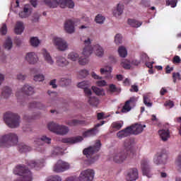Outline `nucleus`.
I'll use <instances>...</instances> for the list:
<instances>
[{
	"label": "nucleus",
	"mask_w": 181,
	"mask_h": 181,
	"mask_svg": "<svg viewBox=\"0 0 181 181\" xmlns=\"http://www.w3.org/2000/svg\"><path fill=\"white\" fill-rule=\"evenodd\" d=\"M100 71L102 76H105V78H107V80L112 78V74H111V73H112V67L111 66L106 65L104 67L100 68Z\"/></svg>",
	"instance_id": "nucleus-20"
},
{
	"label": "nucleus",
	"mask_w": 181,
	"mask_h": 181,
	"mask_svg": "<svg viewBox=\"0 0 181 181\" xmlns=\"http://www.w3.org/2000/svg\"><path fill=\"white\" fill-rule=\"evenodd\" d=\"M141 62H143V63H146L147 62H149V57L145 53H142L140 56Z\"/></svg>",
	"instance_id": "nucleus-59"
},
{
	"label": "nucleus",
	"mask_w": 181,
	"mask_h": 181,
	"mask_svg": "<svg viewBox=\"0 0 181 181\" xmlns=\"http://www.w3.org/2000/svg\"><path fill=\"white\" fill-rule=\"evenodd\" d=\"M91 38L87 37L83 40V45H85V47L83 49L82 55L85 56V57H90L91 54H93V45H91Z\"/></svg>",
	"instance_id": "nucleus-13"
},
{
	"label": "nucleus",
	"mask_w": 181,
	"mask_h": 181,
	"mask_svg": "<svg viewBox=\"0 0 181 181\" xmlns=\"http://www.w3.org/2000/svg\"><path fill=\"white\" fill-rule=\"evenodd\" d=\"M12 45L13 43L11 37H7L4 44L5 49H7V50H11V49H12Z\"/></svg>",
	"instance_id": "nucleus-48"
},
{
	"label": "nucleus",
	"mask_w": 181,
	"mask_h": 181,
	"mask_svg": "<svg viewBox=\"0 0 181 181\" xmlns=\"http://www.w3.org/2000/svg\"><path fill=\"white\" fill-rule=\"evenodd\" d=\"M25 30V26H23V23L18 21L15 25L14 33L16 35H22Z\"/></svg>",
	"instance_id": "nucleus-30"
},
{
	"label": "nucleus",
	"mask_w": 181,
	"mask_h": 181,
	"mask_svg": "<svg viewBox=\"0 0 181 181\" xmlns=\"http://www.w3.org/2000/svg\"><path fill=\"white\" fill-rule=\"evenodd\" d=\"M30 43L33 47H37L40 45V40L36 37H33L30 40Z\"/></svg>",
	"instance_id": "nucleus-43"
},
{
	"label": "nucleus",
	"mask_w": 181,
	"mask_h": 181,
	"mask_svg": "<svg viewBox=\"0 0 181 181\" xmlns=\"http://www.w3.org/2000/svg\"><path fill=\"white\" fill-rule=\"evenodd\" d=\"M122 125H124V122H114L112 124V128L115 129H121L122 128Z\"/></svg>",
	"instance_id": "nucleus-51"
},
{
	"label": "nucleus",
	"mask_w": 181,
	"mask_h": 181,
	"mask_svg": "<svg viewBox=\"0 0 181 181\" xmlns=\"http://www.w3.org/2000/svg\"><path fill=\"white\" fill-rule=\"evenodd\" d=\"M115 43L121 45L122 43V36L120 34H117L115 37Z\"/></svg>",
	"instance_id": "nucleus-57"
},
{
	"label": "nucleus",
	"mask_w": 181,
	"mask_h": 181,
	"mask_svg": "<svg viewBox=\"0 0 181 181\" xmlns=\"http://www.w3.org/2000/svg\"><path fill=\"white\" fill-rule=\"evenodd\" d=\"M55 60L57 66L61 69H64V67H67L70 64V62L62 55L56 57Z\"/></svg>",
	"instance_id": "nucleus-19"
},
{
	"label": "nucleus",
	"mask_w": 181,
	"mask_h": 181,
	"mask_svg": "<svg viewBox=\"0 0 181 181\" xmlns=\"http://www.w3.org/2000/svg\"><path fill=\"white\" fill-rule=\"evenodd\" d=\"M18 144V135L15 133H8L0 136L1 148H11Z\"/></svg>",
	"instance_id": "nucleus-3"
},
{
	"label": "nucleus",
	"mask_w": 181,
	"mask_h": 181,
	"mask_svg": "<svg viewBox=\"0 0 181 181\" xmlns=\"http://www.w3.org/2000/svg\"><path fill=\"white\" fill-rule=\"evenodd\" d=\"M168 158H169L168 151L161 150L157 153L156 156L153 158V163L156 165H165L168 162Z\"/></svg>",
	"instance_id": "nucleus-11"
},
{
	"label": "nucleus",
	"mask_w": 181,
	"mask_h": 181,
	"mask_svg": "<svg viewBox=\"0 0 181 181\" xmlns=\"http://www.w3.org/2000/svg\"><path fill=\"white\" fill-rule=\"evenodd\" d=\"M118 53L120 57H127V56H128V52L127 51V48L123 46L119 47Z\"/></svg>",
	"instance_id": "nucleus-44"
},
{
	"label": "nucleus",
	"mask_w": 181,
	"mask_h": 181,
	"mask_svg": "<svg viewBox=\"0 0 181 181\" xmlns=\"http://www.w3.org/2000/svg\"><path fill=\"white\" fill-rule=\"evenodd\" d=\"M28 166H30V168H40L42 164L40 160L36 161L35 160H32L28 163Z\"/></svg>",
	"instance_id": "nucleus-46"
},
{
	"label": "nucleus",
	"mask_w": 181,
	"mask_h": 181,
	"mask_svg": "<svg viewBox=\"0 0 181 181\" xmlns=\"http://www.w3.org/2000/svg\"><path fill=\"white\" fill-rule=\"evenodd\" d=\"M33 80L37 82L45 81V75L42 74H37L34 76Z\"/></svg>",
	"instance_id": "nucleus-50"
},
{
	"label": "nucleus",
	"mask_w": 181,
	"mask_h": 181,
	"mask_svg": "<svg viewBox=\"0 0 181 181\" xmlns=\"http://www.w3.org/2000/svg\"><path fill=\"white\" fill-rule=\"evenodd\" d=\"M95 175V171L93 169H86L81 172L78 180L79 181H93L94 176Z\"/></svg>",
	"instance_id": "nucleus-10"
},
{
	"label": "nucleus",
	"mask_w": 181,
	"mask_h": 181,
	"mask_svg": "<svg viewBox=\"0 0 181 181\" xmlns=\"http://www.w3.org/2000/svg\"><path fill=\"white\" fill-rule=\"evenodd\" d=\"M131 127H127L126 129L121 130L117 133V136L119 139H122L123 138H127L131 135V132L129 131Z\"/></svg>",
	"instance_id": "nucleus-29"
},
{
	"label": "nucleus",
	"mask_w": 181,
	"mask_h": 181,
	"mask_svg": "<svg viewBox=\"0 0 181 181\" xmlns=\"http://www.w3.org/2000/svg\"><path fill=\"white\" fill-rule=\"evenodd\" d=\"M124 12V5L118 4L117 7L113 10V15L115 18H118L122 15Z\"/></svg>",
	"instance_id": "nucleus-34"
},
{
	"label": "nucleus",
	"mask_w": 181,
	"mask_h": 181,
	"mask_svg": "<svg viewBox=\"0 0 181 181\" xmlns=\"http://www.w3.org/2000/svg\"><path fill=\"white\" fill-rule=\"evenodd\" d=\"M34 93L33 87L30 86V85L25 84L17 90L16 96L19 101V100H22L25 95H32Z\"/></svg>",
	"instance_id": "nucleus-8"
},
{
	"label": "nucleus",
	"mask_w": 181,
	"mask_h": 181,
	"mask_svg": "<svg viewBox=\"0 0 181 181\" xmlns=\"http://www.w3.org/2000/svg\"><path fill=\"white\" fill-rule=\"evenodd\" d=\"M137 99L135 97H132L130 99L127 101H126L124 105L123 106V108L122 109V112H129L130 110H132V107L135 105V103H136Z\"/></svg>",
	"instance_id": "nucleus-17"
},
{
	"label": "nucleus",
	"mask_w": 181,
	"mask_h": 181,
	"mask_svg": "<svg viewBox=\"0 0 181 181\" xmlns=\"http://www.w3.org/2000/svg\"><path fill=\"white\" fill-rule=\"evenodd\" d=\"M47 181H62V177L59 175H54L50 177Z\"/></svg>",
	"instance_id": "nucleus-62"
},
{
	"label": "nucleus",
	"mask_w": 181,
	"mask_h": 181,
	"mask_svg": "<svg viewBox=\"0 0 181 181\" xmlns=\"http://www.w3.org/2000/svg\"><path fill=\"white\" fill-rule=\"evenodd\" d=\"M84 57H79V59H78V64L81 66H86V64L88 63V57H86V56Z\"/></svg>",
	"instance_id": "nucleus-47"
},
{
	"label": "nucleus",
	"mask_w": 181,
	"mask_h": 181,
	"mask_svg": "<svg viewBox=\"0 0 181 181\" xmlns=\"http://www.w3.org/2000/svg\"><path fill=\"white\" fill-rule=\"evenodd\" d=\"M124 12V5L118 4L117 7L113 10V15L115 18H118L122 15Z\"/></svg>",
	"instance_id": "nucleus-33"
},
{
	"label": "nucleus",
	"mask_w": 181,
	"mask_h": 181,
	"mask_svg": "<svg viewBox=\"0 0 181 181\" xmlns=\"http://www.w3.org/2000/svg\"><path fill=\"white\" fill-rule=\"evenodd\" d=\"M42 54L44 62H45L47 64H49V66H54V59H53V57H52V54H50L49 51L45 49H42Z\"/></svg>",
	"instance_id": "nucleus-18"
},
{
	"label": "nucleus",
	"mask_w": 181,
	"mask_h": 181,
	"mask_svg": "<svg viewBox=\"0 0 181 181\" xmlns=\"http://www.w3.org/2000/svg\"><path fill=\"white\" fill-rule=\"evenodd\" d=\"M57 155H63V150L59 147H57L52 152V156H56Z\"/></svg>",
	"instance_id": "nucleus-56"
},
{
	"label": "nucleus",
	"mask_w": 181,
	"mask_h": 181,
	"mask_svg": "<svg viewBox=\"0 0 181 181\" xmlns=\"http://www.w3.org/2000/svg\"><path fill=\"white\" fill-rule=\"evenodd\" d=\"M64 30L66 33H74V23L71 20H68L65 22Z\"/></svg>",
	"instance_id": "nucleus-27"
},
{
	"label": "nucleus",
	"mask_w": 181,
	"mask_h": 181,
	"mask_svg": "<svg viewBox=\"0 0 181 181\" xmlns=\"http://www.w3.org/2000/svg\"><path fill=\"white\" fill-rule=\"evenodd\" d=\"M105 124V121H102L100 123L97 124L95 127L93 129H88L86 132H83V138H90V136H95V135H97V133L98 132V130L97 128L98 127H101Z\"/></svg>",
	"instance_id": "nucleus-15"
},
{
	"label": "nucleus",
	"mask_w": 181,
	"mask_h": 181,
	"mask_svg": "<svg viewBox=\"0 0 181 181\" xmlns=\"http://www.w3.org/2000/svg\"><path fill=\"white\" fill-rule=\"evenodd\" d=\"M91 89L96 95H105V91L103 88H100L97 86H92Z\"/></svg>",
	"instance_id": "nucleus-40"
},
{
	"label": "nucleus",
	"mask_w": 181,
	"mask_h": 181,
	"mask_svg": "<svg viewBox=\"0 0 181 181\" xmlns=\"http://www.w3.org/2000/svg\"><path fill=\"white\" fill-rule=\"evenodd\" d=\"M78 88H81L82 90H86L88 87H91V83L88 81H83L81 82L78 83L77 84Z\"/></svg>",
	"instance_id": "nucleus-38"
},
{
	"label": "nucleus",
	"mask_w": 181,
	"mask_h": 181,
	"mask_svg": "<svg viewBox=\"0 0 181 181\" xmlns=\"http://www.w3.org/2000/svg\"><path fill=\"white\" fill-rule=\"evenodd\" d=\"M128 24L132 28H139L140 26H142V22L134 19H129Z\"/></svg>",
	"instance_id": "nucleus-41"
},
{
	"label": "nucleus",
	"mask_w": 181,
	"mask_h": 181,
	"mask_svg": "<svg viewBox=\"0 0 181 181\" xmlns=\"http://www.w3.org/2000/svg\"><path fill=\"white\" fill-rule=\"evenodd\" d=\"M90 74V71L87 69H82L79 71V76L81 78H86Z\"/></svg>",
	"instance_id": "nucleus-54"
},
{
	"label": "nucleus",
	"mask_w": 181,
	"mask_h": 181,
	"mask_svg": "<svg viewBox=\"0 0 181 181\" xmlns=\"http://www.w3.org/2000/svg\"><path fill=\"white\" fill-rule=\"evenodd\" d=\"M29 108H37V110H45L46 106L40 102H32L29 105Z\"/></svg>",
	"instance_id": "nucleus-35"
},
{
	"label": "nucleus",
	"mask_w": 181,
	"mask_h": 181,
	"mask_svg": "<svg viewBox=\"0 0 181 181\" xmlns=\"http://www.w3.org/2000/svg\"><path fill=\"white\" fill-rule=\"evenodd\" d=\"M104 21H105V18L101 14H98L95 16V21L96 23H99L100 25H103L104 23Z\"/></svg>",
	"instance_id": "nucleus-49"
},
{
	"label": "nucleus",
	"mask_w": 181,
	"mask_h": 181,
	"mask_svg": "<svg viewBox=\"0 0 181 181\" xmlns=\"http://www.w3.org/2000/svg\"><path fill=\"white\" fill-rule=\"evenodd\" d=\"M141 168L144 176L147 177H151L152 175L151 174V167L149 166V160L147 159H144L141 163Z\"/></svg>",
	"instance_id": "nucleus-16"
},
{
	"label": "nucleus",
	"mask_w": 181,
	"mask_h": 181,
	"mask_svg": "<svg viewBox=\"0 0 181 181\" xmlns=\"http://www.w3.org/2000/svg\"><path fill=\"white\" fill-rule=\"evenodd\" d=\"M83 93H84L86 97H87L88 98H90V97H91V95L93 94V92L91 91V89L90 88V87L85 88L83 90Z\"/></svg>",
	"instance_id": "nucleus-58"
},
{
	"label": "nucleus",
	"mask_w": 181,
	"mask_h": 181,
	"mask_svg": "<svg viewBox=\"0 0 181 181\" xmlns=\"http://www.w3.org/2000/svg\"><path fill=\"white\" fill-rule=\"evenodd\" d=\"M144 103L146 107H152V103H151V98L148 95L144 96Z\"/></svg>",
	"instance_id": "nucleus-53"
},
{
	"label": "nucleus",
	"mask_w": 181,
	"mask_h": 181,
	"mask_svg": "<svg viewBox=\"0 0 181 181\" xmlns=\"http://www.w3.org/2000/svg\"><path fill=\"white\" fill-rule=\"evenodd\" d=\"M84 124V121L79 119H72L67 122V125L70 127H76V125H83Z\"/></svg>",
	"instance_id": "nucleus-42"
},
{
	"label": "nucleus",
	"mask_w": 181,
	"mask_h": 181,
	"mask_svg": "<svg viewBox=\"0 0 181 181\" xmlns=\"http://www.w3.org/2000/svg\"><path fill=\"white\" fill-rule=\"evenodd\" d=\"M69 169H70V163L62 160H59L53 167V171L56 173H62Z\"/></svg>",
	"instance_id": "nucleus-12"
},
{
	"label": "nucleus",
	"mask_w": 181,
	"mask_h": 181,
	"mask_svg": "<svg viewBox=\"0 0 181 181\" xmlns=\"http://www.w3.org/2000/svg\"><path fill=\"white\" fill-rule=\"evenodd\" d=\"M45 5L49 8H69L73 9L74 8V1L73 0H44Z\"/></svg>",
	"instance_id": "nucleus-4"
},
{
	"label": "nucleus",
	"mask_w": 181,
	"mask_h": 181,
	"mask_svg": "<svg viewBox=\"0 0 181 181\" xmlns=\"http://www.w3.org/2000/svg\"><path fill=\"white\" fill-rule=\"evenodd\" d=\"M83 136H77L75 137L64 138L62 139L63 144H69V145H73L74 144H78L83 141Z\"/></svg>",
	"instance_id": "nucleus-23"
},
{
	"label": "nucleus",
	"mask_w": 181,
	"mask_h": 181,
	"mask_svg": "<svg viewBox=\"0 0 181 181\" xmlns=\"http://www.w3.org/2000/svg\"><path fill=\"white\" fill-rule=\"evenodd\" d=\"M24 59L26 63H28V64H31L32 66H35V64L39 63V57L35 52H27Z\"/></svg>",
	"instance_id": "nucleus-14"
},
{
	"label": "nucleus",
	"mask_w": 181,
	"mask_h": 181,
	"mask_svg": "<svg viewBox=\"0 0 181 181\" xmlns=\"http://www.w3.org/2000/svg\"><path fill=\"white\" fill-rule=\"evenodd\" d=\"M54 46L59 52H66L69 49V43L64 38L60 37H54L52 39Z\"/></svg>",
	"instance_id": "nucleus-9"
},
{
	"label": "nucleus",
	"mask_w": 181,
	"mask_h": 181,
	"mask_svg": "<svg viewBox=\"0 0 181 181\" xmlns=\"http://www.w3.org/2000/svg\"><path fill=\"white\" fill-rule=\"evenodd\" d=\"M121 64L122 67H124V69H126L127 70L131 69V62H129V61H128L127 59L123 60Z\"/></svg>",
	"instance_id": "nucleus-55"
},
{
	"label": "nucleus",
	"mask_w": 181,
	"mask_h": 181,
	"mask_svg": "<svg viewBox=\"0 0 181 181\" xmlns=\"http://www.w3.org/2000/svg\"><path fill=\"white\" fill-rule=\"evenodd\" d=\"M134 141L131 139H127L124 141L121 151L113 153L110 156V160H113L116 163H122L127 160L128 155L132 152Z\"/></svg>",
	"instance_id": "nucleus-1"
},
{
	"label": "nucleus",
	"mask_w": 181,
	"mask_h": 181,
	"mask_svg": "<svg viewBox=\"0 0 181 181\" xmlns=\"http://www.w3.org/2000/svg\"><path fill=\"white\" fill-rule=\"evenodd\" d=\"M138 179V170L136 168H131L127 172L126 175V180L135 181Z\"/></svg>",
	"instance_id": "nucleus-22"
},
{
	"label": "nucleus",
	"mask_w": 181,
	"mask_h": 181,
	"mask_svg": "<svg viewBox=\"0 0 181 181\" xmlns=\"http://www.w3.org/2000/svg\"><path fill=\"white\" fill-rule=\"evenodd\" d=\"M47 128L51 132L61 136L67 135V134H69V131H70L69 127L63 124H59V123H56L54 122H50L48 123Z\"/></svg>",
	"instance_id": "nucleus-7"
},
{
	"label": "nucleus",
	"mask_w": 181,
	"mask_h": 181,
	"mask_svg": "<svg viewBox=\"0 0 181 181\" xmlns=\"http://www.w3.org/2000/svg\"><path fill=\"white\" fill-rule=\"evenodd\" d=\"M93 52H94L95 55L97 57H99V59L104 57L105 50L104 48L101 47V45L98 44L93 45Z\"/></svg>",
	"instance_id": "nucleus-24"
},
{
	"label": "nucleus",
	"mask_w": 181,
	"mask_h": 181,
	"mask_svg": "<svg viewBox=\"0 0 181 181\" xmlns=\"http://www.w3.org/2000/svg\"><path fill=\"white\" fill-rule=\"evenodd\" d=\"M32 13V8L30 5L26 4L24 6L23 11L19 13L20 18H28Z\"/></svg>",
	"instance_id": "nucleus-26"
},
{
	"label": "nucleus",
	"mask_w": 181,
	"mask_h": 181,
	"mask_svg": "<svg viewBox=\"0 0 181 181\" xmlns=\"http://www.w3.org/2000/svg\"><path fill=\"white\" fill-rule=\"evenodd\" d=\"M61 86H70L71 84V78L70 77H62L59 80Z\"/></svg>",
	"instance_id": "nucleus-39"
},
{
	"label": "nucleus",
	"mask_w": 181,
	"mask_h": 181,
	"mask_svg": "<svg viewBox=\"0 0 181 181\" xmlns=\"http://www.w3.org/2000/svg\"><path fill=\"white\" fill-rule=\"evenodd\" d=\"M98 87H105L107 86V81L105 80H99L95 82Z\"/></svg>",
	"instance_id": "nucleus-60"
},
{
	"label": "nucleus",
	"mask_w": 181,
	"mask_h": 181,
	"mask_svg": "<svg viewBox=\"0 0 181 181\" xmlns=\"http://www.w3.org/2000/svg\"><path fill=\"white\" fill-rule=\"evenodd\" d=\"M109 91L110 93H117L118 91V88H117V86L114 84L109 85Z\"/></svg>",
	"instance_id": "nucleus-63"
},
{
	"label": "nucleus",
	"mask_w": 181,
	"mask_h": 181,
	"mask_svg": "<svg viewBox=\"0 0 181 181\" xmlns=\"http://www.w3.org/2000/svg\"><path fill=\"white\" fill-rule=\"evenodd\" d=\"M177 0H166V6H171V8H176Z\"/></svg>",
	"instance_id": "nucleus-52"
},
{
	"label": "nucleus",
	"mask_w": 181,
	"mask_h": 181,
	"mask_svg": "<svg viewBox=\"0 0 181 181\" xmlns=\"http://www.w3.org/2000/svg\"><path fill=\"white\" fill-rule=\"evenodd\" d=\"M1 35H6L8 29L6 28V24H3L2 27L0 29Z\"/></svg>",
	"instance_id": "nucleus-64"
},
{
	"label": "nucleus",
	"mask_w": 181,
	"mask_h": 181,
	"mask_svg": "<svg viewBox=\"0 0 181 181\" xmlns=\"http://www.w3.org/2000/svg\"><path fill=\"white\" fill-rule=\"evenodd\" d=\"M19 151L20 152H30V151H32V148L28 145L22 144L19 145Z\"/></svg>",
	"instance_id": "nucleus-45"
},
{
	"label": "nucleus",
	"mask_w": 181,
	"mask_h": 181,
	"mask_svg": "<svg viewBox=\"0 0 181 181\" xmlns=\"http://www.w3.org/2000/svg\"><path fill=\"white\" fill-rule=\"evenodd\" d=\"M173 83H176L177 80L181 79L180 74L178 72L173 73Z\"/></svg>",
	"instance_id": "nucleus-61"
},
{
	"label": "nucleus",
	"mask_w": 181,
	"mask_h": 181,
	"mask_svg": "<svg viewBox=\"0 0 181 181\" xmlns=\"http://www.w3.org/2000/svg\"><path fill=\"white\" fill-rule=\"evenodd\" d=\"M88 103L92 107H97L100 104V100L95 96H90L88 98Z\"/></svg>",
	"instance_id": "nucleus-36"
},
{
	"label": "nucleus",
	"mask_w": 181,
	"mask_h": 181,
	"mask_svg": "<svg viewBox=\"0 0 181 181\" xmlns=\"http://www.w3.org/2000/svg\"><path fill=\"white\" fill-rule=\"evenodd\" d=\"M158 135L163 142H166L170 138V132L169 129H162L158 131Z\"/></svg>",
	"instance_id": "nucleus-25"
},
{
	"label": "nucleus",
	"mask_w": 181,
	"mask_h": 181,
	"mask_svg": "<svg viewBox=\"0 0 181 181\" xmlns=\"http://www.w3.org/2000/svg\"><path fill=\"white\" fill-rule=\"evenodd\" d=\"M35 145H42V142L45 144H51L52 139L50 137H47V136H42L40 138H37L34 140Z\"/></svg>",
	"instance_id": "nucleus-28"
},
{
	"label": "nucleus",
	"mask_w": 181,
	"mask_h": 181,
	"mask_svg": "<svg viewBox=\"0 0 181 181\" xmlns=\"http://www.w3.org/2000/svg\"><path fill=\"white\" fill-rule=\"evenodd\" d=\"M67 58L71 62H78V59H80V55L78 54V53L72 52L68 54Z\"/></svg>",
	"instance_id": "nucleus-37"
},
{
	"label": "nucleus",
	"mask_w": 181,
	"mask_h": 181,
	"mask_svg": "<svg viewBox=\"0 0 181 181\" xmlns=\"http://www.w3.org/2000/svg\"><path fill=\"white\" fill-rule=\"evenodd\" d=\"M146 125L142 126L141 124H136L134 125H132L131 127H128V128H130L129 130L130 131V134H133L134 135H138L144 131V128H146Z\"/></svg>",
	"instance_id": "nucleus-21"
},
{
	"label": "nucleus",
	"mask_w": 181,
	"mask_h": 181,
	"mask_svg": "<svg viewBox=\"0 0 181 181\" xmlns=\"http://www.w3.org/2000/svg\"><path fill=\"white\" fill-rule=\"evenodd\" d=\"M12 95V89L8 86H5L2 88L1 96L7 100Z\"/></svg>",
	"instance_id": "nucleus-31"
},
{
	"label": "nucleus",
	"mask_w": 181,
	"mask_h": 181,
	"mask_svg": "<svg viewBox=\"0 0 181 181\" xmlns=\"http://www.w3.org/2000/svg\"><path fill=\"white\" fill-rule=\"evenodd\" d=\"M4 122L8 128H18L21 124V117L18 114L8 112L4 115Z\"/></svg>",
	"instance_id": "nucleus-5"
},
{
	"label": "nucleus",
	"mask_w": 181,
	"mask_h": 181,
	"mask_svg": "<svg viewBox=\"0 0 181 181\" xmlns=\"http://www.w3.org/2000/svg\"><path fill=\"white\" fill-rule=\"evenodd\" d=\"M124 12V5L118 4L117 7L113 10V15L115 18H118L122 15Z\"/></svg>",
	"instance_id": "nucleus-32"
},
{
	"label": "nucleus",
	"mask_w": 181,
	"mask_h": 181,
	"mask_svg": "<svg viewBox=\"0 0 181 181\" xmlns=\"http://www.w3.org/2000/svg\"><path fill=\"white\" fill-rule=\"evenodd\" d=\"M13 173L20 176L15 181H32V173L23 165H17L13 170Z\"/></svg>",
	"instance_id": "nucleus-6"
},
{
	"label": "nucleus",
	"mask_w": 181,
	"mask_h": 181,
	"mask_svg": "<svg viewBox=\"0 0 181 181\" xmlns=\"http://www.w3.org/2000/svg\"><path fill=\"white\" fill-rule=\"evenodd\" d=\"M101 148V141L97 140L93 146H90L88 148L83 150V155H86V158L88 159V162L90 165H93L96 160H98V156H94L93 153H97L98 151Z\"/></svg>",
	"instance_id": "nucleus-2"
}]
</instances>
